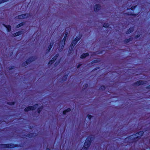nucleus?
<instances>
[{"label": "nucleus", "mask_w": 150, "mask_h": 150, "mask_svg": "<svg viewBox=\"0 0 150 150\" xmlns=\"http://www.w3.org/2000/svg\"><path fill=\"white\" fill-rule=\"evenodd\" d=\"M105 89V87L104 86H102L100 88V90H103Z\"/></svg>", "instance_id": "obj_22"}, {"label": "nucleus", "mask_w": 150, "mask_h": 150, "mask_svg": "<svg viewBox=\"0 0 150 150\" xmlns=\"http://www.w3.org/2000/svg\"><path fill=\"white\" fill-rule=\"evenodd\" d=\"M71 110L70 108H68L67 109L65 110L63 112V114H65L67 112H68L70 111Z\"/></svg>", "instance_id": "obj_18"}, {"label": "nucleus", "mask_w": 150, "mask_h": 150, "mask_svg": "<svg viewBox=\"0 0 150 150\" xmlns=\"http://www.w3.org/2000/svg\"><path fill=\"white\" fill-rule=\"evenodd\" d=\"M29 16V14L28 13L23 14L16 17L15 18L16 19H23L26 18L28 17Z\"/></svg>", "instance_id": "obj_4"}, {"label": "nucleus", "mask_w": 150, "mask_h": 150, "mask_svg": "<svg viewBox=\"0 0 150 150\" xmlns=\"http://www.w3.org/2000/svg\"><path fill=\"white\" fill-rule=\"evenodd\" d=\"M87 116L88 119H91L92 117V116L90 115H88Z\"/></svg>", "instance_id": "obj_24"}, {"label": "nucleus", "mask_w": 150, "mask_h": 150, "mask_svg": "<svg viewBox=\"0 0 150 150\" xmlns=\"http://www.w3.org/2000/svg\"><path fill=\"white\" fill-rule=\"evenodd\" d=\"M9 104L10 105H13L14 104V102H11Z\"/></svg>", "instance_id": "obj_28"}, {"label": "nucleus", "mask_w": 150, "mask_h": 150, "mask_svg": "<svg viewBox=\"0 0 150 150\" xmlns=\"http://www.w3.org/2000/svg\"><path fill=\"white\" fill-rule=\"evenodd\" d=\"M38 106V104H36L33 106H28L25 109V111H28L30 110H35L37 108Z\"/></svg>", "instance_id": "obj_3"}, {"label": "nucleus", "mask_w": 150, "mask_h": 150, "mask_svg": "<svg viewBox=\"0 0 150 150\" xmlns=\"http://www.w3.org/2000/svg\"><path fill=\"white\" fill-rule=\"evenodd\" d=\"M140 36V35L139 34H138L137 35H136L135 37V38H138Z\"/></svg>", "instance_id": "obj_25"}, {"label": "nucleus", "mask_w": 150, "mask_h": 150, "mask_svg": "<svg viewBox=\"0 0 150 150\" xmlns=\"http://www.w3.org/2000/svg\"><path fill=\"white\" fill-rule=\"evenodd\" d=\"M93 9L95 12H98L101 9V6L99 4H96L94 6Z\"/></svg>", "instance_id": "obj_7"}, {"label": "nucleus", "mask_w": 150, "mask_h": 150, "mask_svg": "<svg viewBox=\"0 0 150 150\" xmlns=\"http://www.w3.org/2000/svg\"><path fill=\"white\" fill-rule=\"evenodd\" d=\"M134 29L133 28H129L128 31L127 32V34H129L133 31Z\"/></svg>", "instance_id": "obj_13"}, {"label": "nucleus", "mask_w": 150, "mask_h": 150, "mask_svg": "<svg viewBox=\"0 0 150 150\" xmlns=\"http://www.w3.org/2000/svg\"><path fill=\"white\" fill-rule=\"evenodd\" d=\"M91 141V140L90 138L87 139L84 144V147L82 149H84L86 150H87L90 145Z\"/></svg>", "instance_id": "obj_1"}, {"label": "nucleus", "mask_w": 150, "mask_h": 150, "mask_svg": "<svg viewBox=\"0 0 150 150\" xmlns=\"http://www.w3.org/2000/svg\"><path fill=\"white\" fill-rule=\"evenodd\" d=\"M145 83V82L142 81H138L136 83V85L139 86L140 85H142Z\"/></svg>", "instance_id": "obj_11"}, {"label": "nucleus", "mask_w": 150, "mask_h": 150, "mask_svg": "<svg viewBox=\"0 0 150 150\" xmlns=\"http://www.w3.org/2000/svg\"><path fill=\"white\" fill-rule=\"evenodd\" d=\"M132 40V38H131L129 39H128L127 40L126 42L128 43L131 40Z\"/></svg>", "instance_id": "obj_23"}, {"label": "nucleus", "mask_w": 150, "mask_h": 150, "mask_svg": "<svg viewBox=\"0 0 150 150\" xmlns=\"http://www.w3.org/2000/svg\"><path fill=\"white\" fill-rule=\"evenodd\" d=\"M53 43L52 42L51 43L48 47V51L49 52L52 47Z\"/></svg>", "instance_id": "obj_14"}, {"label": "nucleus", "mask_w": 150, "mask_h": 150, "mask_svg": "<svg viewBox=\"0 0 150 150\" xmlns=\"http://www.w3.org/2000/svg\"><path fill=\"white\" fill-rule=\"evenodd\" d=\"M23 33V32L22 31H19L17 33H16L14 34H13V37H15L16 36H18L19 35H20L22 34Z\"/></svg>", "instance_id": "obj_10"}, {"label": "nucleus", "mask_w": 150, "mask_h": 150, "mask_svg": "<svg viewBox=\"0 0 150 150\" xmlns=\"http://www.w3.org/2000/svg\"><path fill=\"white\" fill-rule=\"evenodd\" d=\"M58 56V55L57 54L52 59L53 62H54L56 59L57 57Z\"/></svg>", "instance_id": "obj_16"}, {"label": "nucleus", "mask_w": 150, "mask_h": 150, "mask_svg": "<svg viewBox=\"0 0 150 150\" xmlns=\"http://www.w3.org/2000/svg\"><path fill=\"white\" fill-rule=\"evenodd\" d=\"M81 64H79V65H78L77 66V68H79L81 66Z\"/></svg>", "instance_id": "obj_27"}, {"label": "nucleus", "mask_w": 150, "mask_h": 150, "mask_svg": "<svg viewBox=\"0 0 150 150\" xmlns=\"http://www.w3.org/2000/svg\"><path fill=\"white\" fill-rule=\"evenodd\" d=\"M9 0H0V4L7 1Z\"/></svg>", "instance_id": "obj_21"}, {"label": "nucleus", "mask_w": 150, "mask_h": 150, "mask_svg": "<svg viewBox=\"0 0 150 150\" xmlns=\"http://www.w3.org/2000/svg\"><path fill=\"white\" fill-rule=\"evenodd\" d=\"M34 60H35V59H34V58L32 57V58H30L26 61V62H25V64H24V63L23 64V66H25V65H27L28 64L32 62V61Z\"/></svg>", "instance_id": "obj_8"}, {"label": "nucleus", "mask_w": 150, "mask_h": 150, "mask_svg": "<svg viewBox=\"0 0 150 150\" xmlns=\"http://www.w3.org/2000/svg\"><path fill=\"white\" fill-rule=\"evenodd\" d=\"M42 108H43V107L41 106V107L40 108L38 109V112L39 114L40 113L41 110H42Z\"/></svg>", "instance_id": "obj_19"}, {"label": "nucleus", "mask_w": 150, "mask_h": 150, "mask_svg": "<svg viewBox=\"0 0 150 150\" xmlns=\"http://www.w3.org/2000/svg\"><path fill=\"white\" fill-rule=\"evenodd\" d=\"M89 54L88 53H85L82 54L81 56V58L83 59L86 57L88 56Z\"/></svg>", "instance_id": "obj_12"}, {"label": "nucleus", "mask_w": 150, "mask_h": 150, "mask_svg": "<svg viewBox=\"0 0 150 150\" xmlns=\"http://www.w3.org/2000/svg\"><path fill=\"white\" fill-rule=\"evenodd\" d=\"M67 33H66L64 35V37L62 41H61L59 43V47L61 48V49L63 48L64 47V46L65 43V40L67 37Z\"/></svg>", "instance_id": "obj_2"}, {"label": "nucleus", "mask_w": 150, "mask_h": 150, "mask_svg": "<svg viewBox=\"0 0 150 150\" xmlns=\"http://www.w3.org/2000/svg\"><path fill=\"white\" fill-rule=\"evenodd\" d=\"M79 39L80 38L76 37L73 41H72L71 45V49H72L75 46L77 42L79 40Z\"/></svg>", "instance_id": "obj_5"}, {"label": "nucleus", "mask_w": 150, "mask_h": 150, "mask_svg": "<svg viewBox=\"0 0 150 150\" xmlns=\"http://www.w3.org/2000/svg\"><path fill=\"white\" fill-rule=\"evenodd\" d=\"M143 132L142 131L139 132L137 133L135 135H133L132 136V138H133L134 139L135 138H138L141 137L143 134Z\"/></svg>", "instance_id": "obj_6"}, {"label": "nucleus", "mask_w": 150, "mask_h": 150, "mask_svg": "<svg viewBox=\"0 0 150 150\" xmlns=\"http://www.w3.org/2000/svg\"><path fill=\"white\" fill-rule=\"evenodd\" d=\"M25 24V23H20L19 24L17 25V26H16V27L17 28H18L21 26H22L23 25Z\"/></svg>", "instance_id": "obj_17"}, {"label": "nucleus", "mask_w": 150, "mask_h": 150, "mask_svg": "<svg viewBox=\"0 0 150 150\" xmlns=\"http://www.w3.org/2000/svg\"><path fill=\"white\" fill-rule=\"evenodd\" d=\"M5 27L7 28L8 31H10L11 30V26L9 25H4Z\"/></svg>", "instance_id": "obj_15"}, {"label": "nucleus", "mask_w": 150, "mask_h": 150, "mask_svg": "<svg viewBox=\"0 0 150 150\" xmlns=\"http://www.w3.org/2000/svg\"><path fill=\"white\" fill-rule=\"evenodd\" d=\"M54 62H53V61H52V60H51L50 61L49 63V64H51L53 63Z\"/></svg>", "instance_id": "obj_26"}, {"label": "nucleus", "mask_w": 150, "mask_h": 150, "mask_svg": "<svg viewBox=\"0 0 150 150\" xmlns=\"http://www.w3.org/2000/svg\"><path fill=\"white\" fill-rule=\"evenodd\" d=\"M109 26V24L108 23H105L103 25V27H107Z\"/></svg>", "instance_id": "obj_20"}, {"label": "nucleus", "mask_w": 150, "mask_h": 150, "mask_svg": "<svg viewBox=\"0 0 150 150\" xmlns=\"http://www.w3.org/2000/svg\"><path fill=\"white\" fill-rule=\"evenodd\" d=\"M5 148H12L14 147V145L12 144H7L3 145Z\"/></svg>", "instance_id": "obj_9"}]
</instances>
